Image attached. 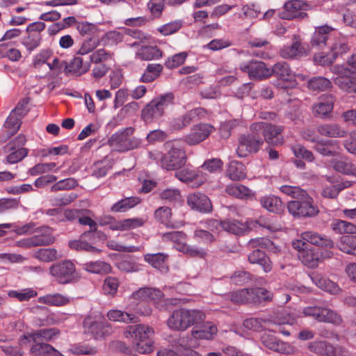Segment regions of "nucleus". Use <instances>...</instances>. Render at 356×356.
Returning <instances> with one entry per match:
<instances>
[{
    "mask_svg": "<svg viewBox=\"0 0 356 356\" xmlns=\"http://www.w3.org/2000/svg\"><path fill=\"white\" fill-rule=\"evenodd\" d=\"M333 31L334 29L327 25L317 27L311 39L312 46L323 49L327 44V41L331 39Z\"/></svg>",
    "mask_w": 356,
    "mask_h": 356,
    "instance_id": "nucleus-19",
    "label": "nucleus"
},
{
    "mask_svg": "<svg viewBox=\"0 0 356 356\" xmlns=\"http://www.w3.org/2000/svg\"><path fill=\"white\" fill-rule=\"evenodd\" d=\"M187 202L190 207L202 213H209L212 210V205L209 198L204 194L195 193L190 194L187 197Z\"/></svg>",
    "mask_w": 356,
    "mask_h": 356,
    "instance_id": "nucleus-16",
    "label": "nucleus"
},
{
    "mask_svg": "<svg viewBox=\"0 0 356 356\" xmlns=\"http://www.w3.org/2000/svg\"><path fill=\"white\" fill-rule=\"evenodd\" d=\"M264 139L257 134L252 132L248 134H244L238 138V145L236 149L238 156L246 157L250 154L257 153L264 144Z\"/></svg>",
    "mask_w": 356,
    "mask_h": 356,
    "instance_id": "nucleus-8",
    "label": "nucleus"
},
{
    "mask_svg": "<svg viewBox=\"0 0 356 356\" xmlns=\"http://www.w3.org/2000/svg\"><path fill=\"white\" fill-rule=\"evenodd\" d=\"M59 334V330L52 327L40 329L34 332L29 333L27 335H24V338H26L29 341H33L36 344V343H42V341H52L56 339Z\"/></svg>",
    "mask_w": 356,
    "mask_h": 356,
    "instance_id": "nucleus-20",
    "label": "nucleus"
},
{
    "mask_svg": "<svg viewBox=\"0 0 356 356\" xmlns=\"http://www.w3.org/2000/svg\"><path fill=\"white\" fill-rule=\"evenodd\" d=\"M162 70L163 67L160 64H149L140 81L143 83H150L159 76Z\"/></svg>",
    "mask_w": 356,
    "mask_h": 356,
    "instance_id": "nucleus-51",
    "label": "nucleus"
},
{
    "mask_svg": "<svg viewBox=\"0 0 356 356\" xmlns=\"http://www.w3.org/2000/svg\"><path fill=\"white\" fill-rule=\"evenodd\" d=\"M37 294V291L31 288L22 290H12L8 293V297L15 298L20 302L28 301L31 298L35 297Z\"/></svg>",
    "mask_w": 356,
    "mask_h": 356,
    "instance_id": "nucleus-57",
    "label": "nucleus"
},
{
    "mask_svg": "<svg viewBox=\"0 0 356 356\" xmlns=\"http://www.w3.org/2000/svg\"><path fill=\"white\" fill-rule=\"evenodd\" d=\"M248 261L251 264H257L261 266L266 273H268L272 270L273 264L265 252L259 249L254 250L248 255Z\"/></svg>",
    "mask_w": 356,
    "mask_h": 356,
    "instance_id": "nucleus-29",
    "label": "nucleus"
},
{
    "mask_svg": "<svg viewBox=\"0 0 356 356\" xmlns=\"http://www.w3.org/2000/svg\"><path fill=\"white\" fill-rule=\"evenodd\" d=\"M90 67L88 60H85L82 56H76L69 63H65V72L81 75L86 73Z\"/></svg>",
    "mask_w": 356,
    "mask_h": 356,
    "instance_id": "nucleus-25",
    "label": "nucleus"
},
{
    "mask_svg": "<svg viewBox=\"0 0 356 356\" xmlns=\"http://www.w3.org/2000/svg\"><path fill=\"white\" fill-rule=\"evenodd\" d=\"M261 341L265 347L280 353L289 354L292 350L288 343L280 341L272 334H264L261 337Z\"/></svg>",
    "mask_w": 356,
    "mask_h": 356,
    "instance_id": "nucleus-18",
    "label": "nucleus"
},
{
    "mask_svg": "<svg viewBox=\"0 0 356 356\" xmlns=\"http://www.w3.org/2000/svg\"><path fill=\"white\" fill-rule=\"evenodd\" d=\"M239 69L253 79L262 80L270 76V67L262 61L252 60L244 62L240 64Z\"/></svg>",
    "mask_w": 356,
    "mask_h": 356,
    "instance_id": "nucleus-11",
    "label": "nucleus"
},
{
    "mask_svg": "<svg viewBox=\"0 0 356 356\" xmlns=\"http://www.w3.org/2000/svg\"><path fill=\"white\" fill-rule=\"evenodd\" d=\"M250 303L260 304L270 302L273 299V293L264 288L250 289Z\"/></svg>",
    "mask_w": 356,
    "mask_h": 356,
    "instance_id": "nucleus-40",
    "label": "nucleus"
},
{
    "mask_svg": "<svg viewBox=\"0 0 356 356\" xmlns=\"http://www.w3.org/2000/svg\"><path fill=\"white\" fill-rule=\"evenodd\" d=\"M248 245L252 248H261L273 252H277L280 250L274 243L267 238H252L249 241Z\"/></svg>",
    "mask_w": 356,
    "mask_h": 356,
    "instance_id": "nucleus-54",
    "label": "nucleus"
},
{
    "mask_svg": "<svg viewBox=\"0 0 356 356\" xmlns=\"http://www.w3.org/2000/svg\"><path fill=\"white\" fill-rule=\"evenodd\" d=\"M272 75L284 83L291 82L295 77L289 65L284 61L277 62L270 68V76Z\"/></svg>",
    "mask_w": 356,
    "mask_h": 356,
    "instance_id": "nucleus-23",
    "label": "nucleus"
},
{
    "mask_svg": "<svg viewBox=\"0 0 356 356\" xmlns=\"http://www.w3.org/2000/svg\"><path fill=\"white\" fill-rule=\"evenodd\" d=\"M145 222L146 220L143 218H127L122 220H116L113 218L108 227L113 231H127L140 227Z\"/></svg>",
    "mask_w": 356,
    "mask_h": 356,
    "instance_id": "nucleus-21",
    "label": "nucleus"
},
{
    "mask_svg": "<svg viewBox=\"0 0 356 356\" xmlns=\"http://www.w3.org/2000/svg\"><path fill=\"white\" fill-rule=\"evenodd\" d=\"M140 202L138 197H127L114 203L110 210L113 213H124L139 204Z\"/></svg>",
    "mask_w": 356,
    "mask_h": 356,
    "instance_id": "nucleus-31",
    "label": "nucleus"
},
{
    "mask_svg": "<svg viewBox=\"0 0 356 356\" xmlns=\"http://www.w3.org/2000/svg\"><path fill=\"white\" fill-rule=\"evenodd\" d=\"M334 102V98L331 95L321 97L312 107L314 114L322 118H327L333 110Z\"/></svg>",
    "mask_w": 356,
    "mask_h": 356,
    "instance_id": "nucleus-22",
    "label": "nucleus"
},
{
    "mask_svg": "<svg viewBox=\"0 0 356 356\" xmlns=\"http://www.w3.org/2000/svg\"><path fill=\"white\" fill-rule=\"evenodd\" d=\"M134 129L126 127L113 134L108 139V144L113 150L124 152L140 147L141 139L131 137Z\"/></svg>",
    "mask_w": 356,
    "mask_h": 356,
    "instance_id": "nucleus-3",
    "label": "nucleus"
},
{
    "mask_svg": "<svg viewBox=\"0 0 356 356\" xmlns=\"http://www.w3.org/2000/svg\"><path fill=\"white\" fill-rule=\"evenodd\" d=\"M69 246L72 250H75L77 251H85L92 253L99 252V250L88 243V242L83 241L82 238L79 240H74L69 242Z\"/></svg>",
    "mask_w": 356,
    "mask_h": 356,
    "instance_id": "nucleus-63",
    "label": "nucleus"
},
{
    "mask_svg": "<svg viewBox=\"0 0 356 356\" xmlns=\"http://www.w3.org/2000/svg\"><path fill=\"white\" fill-rule=\"evenodd\" d=\"M317 131L323 136L330 138H343L347 132L337 124H323L319 125Z\"/></svg>",
    "mask_w": 356,
    "mask_h": 356,
    "instance_id": "nucleus-36",
    "label": "nucleus"
},
{
    "mask_svg": "<svg viewBox=\"0 0 356 356\" xmlns=\"http://www.w3.org/2000/svg\"><path fill=\"white\" fill-rule=\"evenodd\" d=\"M154 330L149 326L143 324L127 326L124 332L127 339H132L133 342L149 339L154 334Z\"/></svg>",
    "mask_w": 356,
    "mask_h": 356,
    "instance_id": "nucleus-15",
    "label": "nucleus"
},
{
    "mask_svg": "<svg viewBox=\"0 0 356 356\" xmlns=\"http://www.w3.org/2000/svg\"><path fill=\"white\" fill-rule=\"evenodd\" d=\"M162 241L163 242H172L175 243V247L178 250L179 243H185L186 235L183 232L172 231L166 233L160 234Z\"/></svg>",
    "mask_w": 356,
    "mask_h": 356,
    "instance_id": "nucleus-52",
    "label": "nucleus"
},
{
    "mask_svg": "<svg viewBox=\"0 0 356 356\" xmlns=\"http://www.w3.org/2000/svg\"><path fill=\"white\" fill-rule=\"evenodd\" d=\"M41 34L26 33V35L21 39V43L25 47L26 49L31 52L37 49L41 43Z\"/></svg>",
    "mask_w": 356,
    "mask_h": 356,
    "instance_id": "nucleus-53",
    "label": "nucleus"
},
{
    "mask_svg": "<svg viewBox=\"0 0 356 356\" xmlns=\"http://www.w3.org/2000/svg\"><path fill=\"white\" fill-rule=\"evenodd\" d=\"M309 7L308 3L302 0H290L283 6V10L279 13V17L282 19L291 20L307 17L305 12Z\"/></svg>",
    "mask_w": 356,
    "mask_h": 356,
    "instance_id": "nucleus-9",
    "label": "nucleus"
},
{
    "mask_svg": "<svg viewBox=\"0 0 356 356\" xmlns=\"http://www.w3.org/2000/svg\"><path fill=\"white\" fill-rule=\"evenodd\" d=\"M334 83L348 92H356V78L352 76H338L334 80Z\"/></svg>",
    "mask_w": 356,
    "mask_h": 356,
    "instance_id": "nucleus-44",
    "label": "nucleus"
},
{
    "mask_svg": "<svg viewBox=\"0 0 356 356\" xmlns=\"http://www.w3.org/2000/svg\"><path fill=\"white\" fill-rule=\"evenodd\" d=\"M161 291L152 288H141L133 293L132 297L135 300L140 301L157 300L163 298Z\"/></svg>",
    "mask_w": 356,
    "mask_h": 356,
    "instance_id": "nucleus-34",
    "label": "nucleus"
},
{
    "mask_svg": "<svg viewBox=\"0 0 356 356\" xmlns=\"http://www.w3.org/2000/svg\"><path fill=\"white\" fill-rule=\"evenodd\" d=\"M310 277L318 288L325 291L337 293L339 291V287L335 282L321 275L313 273Z\"/></svg>",
    "mask_w": 356,
    "mask_h": 356,
    "instance_id": "nucleus-37",
    "label": "nucleus"
},
{
    "mask_svg": "<svg viewBox=\"0 0 356 356\" xmlns=\"http://www.w3.org/2000/svg\"><path fill=\"white\" fill-rule=\"evenodd\" d=\"M88 212H83L81 213L79 218V222L81 225H88L90 227V230L88 232H86L82 235L81 238L86 237L88 236H90L92 234H94L95 232L97 229V222L93 220L90 215L92 214V211L88 209Z\"/></svg>",
    "mask_w": 356,
    "mask_h": 356,
    "instance_id": "nucleus-55",
    "label": "nucleus"
},
{
    "mask_svg": "<svg viewBox=\"0 0 356 356\" xmlns=\"http://www.w3.org/2000/svg\"><path fill=\"white\" fill-rule=\"evenodd\" d=\"M175 96L167 92L154 97L142 110L141 117L146 123H151L163 115L165 108L173 104Z\"/></svg>",
    "mask_w": 356,
    "mask_h": 356,
    "instance_id": "nucleus-2",
    "label": "nucleus"
},
{
    "mask_svg": "<svg viewBox=\"0 0 356 356\" xmlns=\"http://www.w3.org/2000/svg\"><path fill=\"white\" fill-rule=\"evenodd\" d=\"M348 49L349 48L346 41L343 39H338L332 44L330 53L336 60L338 56L346 53Z\"/></svg>",
    "mask_w": 356,
    "mask_h": 356,
    "instance_id": "nucleus-64",
    "label": "nucleus"
},
{
    "mask_svg": "<svg viewBox=\"0 0 356 356\" xmlns=\"http://www.w3.org/2000/svg\"><path fill=\"white\" fill-rule=\"evenodd\" d=\"M280 55L284 58L291 59L306 56L307 51L304 44L301 42L299 36L293 35L291 45L286 46L281 49Z\"/></svg>",
    "mask_w": 356,
    "mask_h": 356,
    "instance_id": "nucleus-14",
    "label": "nucleus"
},
{
    "mask_svg": "<svg viewBox=\"0 0 356 356\" xmlns=\"http://www.w3.org/2000/svg\"><path fill=\"white\" fill-rule=\"evenodd\" d=\"M31 353L38 356H63L53 346L46 343H36L31 347Z\"/></svg>",
    "mask_w": 356,
    "mask_h": 356,
    "instance_id": "nucleus-42",
    "label": "nucleus"
},
{
    "mask_svg": "<svg viewBox=\"0 0 356 356\" xmlns=\"http://www.w3.org/2000/svg\"><path fill=\"white\" fill-rule=\"evenodd\" d=\"M107 317L110 321L124 323H135L139 321L138 316L135 314L118 309H111L108 311L107 313Z\"/></svg>",
    "mask_w": 356,
    "mask_h": 356,
    "instance_id": "nucleus-32",
    "label": "nucleus"
},
{
    "mask_svg": "<svg viewBox=\"0 0 356 356\" xmlns=\"http://www.w3.org/2000/svg\"><path fill=\"white\" fill-rule=\"evenodd\" d=\"M332 165L336 171L356 176V168L346 159H334L332 161Z\"/></svg>",
    "mask_w": 356,
    "mask_h": 356,
    "instance_id": "nucleus-46",
    "label": "nucleus"
},
{
    "mask_svg": "<svg viewBox=\"0 0 356 356\" xmlns=\"http://www.w3.org/2000/svg\"><path fill=\"white\" fill-rule=\"evenodd\" d=\"M156 221L163 225L167 228L177 229L183 225L181 221L173 220L172 210L168 207H160L154 213Z\"/></svg>",
    "mask_w": 356,
    "mask_h": 356,
    "instance_id": "nucleus-17",
    "label": "nucleus"
},
{
    "mask_svg": "<svg viewBox=\"0 0 356 356\" xmlns=\"http://www.w3.org/2000/svg\"><path fill=\"white\" fill-rule=\"evenodd\" d=\"M330 86V81L323 76L313 77L307 82L308 88L313 91H324Z\"/></svg>",
    "mask_w": 356,
    "mask_h": 356,
    "instance_id": "nucleus-56",
    "label": "nucleus"
},
{
    "mask_svg": "<svg viewBox=\"0 0 356 356\" xmlns=\"http://www.w3.org/2000/svg\"><path fill=\"white\" fill-rule=\"evenodd\" d=\"M178 251L191 257L203 258L207 254L204 249L196 246H191L185 243H179Z\"/></svg>",
    "mask_w": 356,
    "mask_h": 356,
    "instance_id": "nucleus-60",
    "label": "nucleus"
},
{
    "mask_svg": "<svg viewBox=\"0 0 356 356\" xmlns=\"http://www.w3.org/2000/svg\"><path fill=\"white\" fill-rule=\"evenodd\" d=\"M225 192L232 196L239 199H245L252 195V191L244 185L239 184H232L226 186Z\"/></svg>",
    "mask_w": 356,
    "mask_h": 356,
    "instance_id": "nucleus-41",
    "label": "nucleus"
},
{
    "mask_svg": "<svg viewBox=\"0 0 356 356\" xmlns=\"http://www.w3.org/2000/svg\"><path fill=\"white\" fill-rule=\"evenodd\" d=\"M250 130L252 132L263 136L264 140L270 145H282L283 138L281 135L284 127L265 122H259L250 125Z\"/></svg>",
    "mask_w": 356,
    "mask_h": 356,
    "instance_id": "nucleus-6",
    "label": "nucleus"
},
{
    "mask_svg": "<svg viewBox=\"0 0 356 356\" xmlns=\"http://www.w3.org/2000/svg\"><path fill=\"white\" fill-rule=\"evenodd\" d=\"M301 238L311 244L332 248L334 247L333 241L326 236H322L316 232L308 231L302 233Z\"/></svg>",
    "mask_w": 356,
    "mask_h": 356,
    "instance_id": "nucleus-27",
    "label": "nucleus"
},
{
    "mask_svg": "<svg viewBox=\"0 0 356 356\" xmlns=\"http://www.w3.org/2000/svg\"><path fill=\"white\" fill-rule=\"evenodd\" d=\"M218 332L217 327L211 322L204 323L199 330L193 328L191 334L195 339L210 340Z\"/></svg>",
    "mask_w": 356,
    "mask_h": 356,
    "instance_id": "nucleus-33",
    "label": "nucleus"
},
{
    "mask_svg": "<svg viewBox=\"0 0 356 356\" xmlns=\"http://www.w3.org/2000/svg\"><path fill=\"white\" fill-rule=\"evenodd\" d=\"M34 258L46 263L55 261L62 257L55 248H40L33 255Z\"/></svg>",
    "mask_w": 356,
    "mask_h": 356,
    "instance_id": "nucleus-43",
    "label": "nucleus"
},
{
    "mask_svg": "<svg viewBox=\"0 0 356 356\" xmlns=\"http://www.w3.org/2000/svg\"><path fill=\"white\" fill-rule=\"evenodd\" d=\"M86 331L90 333L95 339H101L112 332V327L109 323L104 318L92 320L87 318L83 322Z\"/></svg>",
    "mask_w": 356,
    "mask_h": 356,
    "instance_id": "nucleus-10",
    "label": "nucleus"
},
{
    "mask_svg": "<svg viewBox=\"0 0 356 356\" xmlns=\"http://www.w3.org/2000/svg\"><path fill=\"white\" fill-rule=\"evenodd\" d=\"M49 270L54 280L60 284L75 283L79 280L75 264L68 259L54 263Z\"/></svg>",
    "mask_w": 356,
    "mask_h": 356,
    "instance_id": "nucleus-4",
    "label": "nucleus"
},
{
    "mask_svg": "<svg viewBox=\"0 0 356 356\" xmlns=\"http://www.w3.org/2000/svg\"><path fill=\"white\" fill-rule=\"evenodd\" d=\"M168 255L163 252L146 254L144 255V260L161 273H167L168 271Z\"/></svg>",
    "mask_w": 356,
    "mask_h": 356,
    "instance_id": "nucleus-26",
    "label": "nucleus"
},
{
    "mask_svg": "<svg viewBox=\"0 0 356 356\" xmlns=\"http://www.w3.org/2000/svg\"><path fill=\"white\" fill-rule=\"evenodd\" d=\"M137 56L142 60H149L161 58L162 51L156 46H145L138 51Z\"/></svg>",
    "mask_w": 356,
    "mask_h": 356,
    "instance_id": "nucleus-50",
    "label": "nucleus"
},
{
    "mask_svg": "<svg viewBox=\"0 0 356 356\" xmlns=\"http://www.w3.org/2000/svg\"><path fill=\"white\" fill-rule=\"evenodd\" d=\"M83 269L92 273L107 274L111 271V266L106 262L96 261L85 263Z\"/></svg>",
    "mask_w": 356,
    "mask_h": 356,
    "instance_id": "nucleus-47",
    "label": "nucleus"
},
{
    "mask_svg": "<svg viewBox=\"0 0 356 356\" xmlns=\"http://www.w3.org/2000/svg\"><path fill=\"white\" fill-rule=\"evenodd\" d=\"M260 203L261 206L268 211L276 213L282 212L284 208L281 199L273 195L261 197Z\"/></svg>",
    "mask_w": 356,
    "mask_h": 356,
    "instance_id": "nucleus-35",
    "label": "nucleus"
},
{
    "mask_svg": "<svg viewBox=\"0 0 356 356\" xmlns=\"http://www.w3.org/2000/svg\"><path fill=\"white\" fill-rule=\"evenodd\" d=\"M22 119L16 113L10 112L4 123V127L7 129L9 136L14 135L19 129Z\"/></svg>",
    "mask_w": 356,
    "mask_h": 356,
    "instance_id": "nucleus-59",
    "label": "nucleus"
},
{
    "mask_svg": "<svg viewBox=\"0 0 356 356\" xmlns=\"http://www.w3.org/2000/svg\"><path fill=\"white\" fill-rule=\"evenodd\" d=\"M298 258L305 266L316 268L322 260V254L316 249L308 248L299 252Z\"/></svg>",
    "mask_w": 356,
    "mask_h": 356,
    "instance_id": "nucleus-28",
    "label": "nucleus"
},
{
    "mask_svg": "<svg viewBox=\"0 0 356 356\" xmlns=\"http://www.w3.org/2000/svg\"><path fill=\"white\" fill-rule=\"evenodd\" d=\"M214 128L209 124H199L193 126L184 141L189 145H195L207 139L213 131Z\"/></svg>",
    "mask_w": 356,
    "mask_h": 356,
    "instance_id": "nucleus-12",
    "label": "nucleus"
},
{
    "mask_svg": "<svg viewBox=\"0 0 356 356\" xmlns=\"http://www.w3.org/2000/svg\"><path fill=\"white\" fill-rule=\"evenodd\" d=\"M316 150L323 156H334L338 154V147L334 141H329L327 143H317Z\"/></svg>",
    "mask_w": 356,
    "mask_h": 356,
    "instance_id": "nucleus-61",
    "label": "nucleus"
},
{
    "mask_svg": "<svg viewBox=\"0 0 356 356\" xmlns=\"http://www.w3.org/2000/svg\"><path fill=\"white\" fill-rule=\"evenodd\" d=\"M225 298L234 304L250 303V289H242L225 295Z\"/></svg>",
    "mask_w": 356,
    "mask_h": 356,
    "instance_id": "nucleus-45",
    "label": "nucleus"
},
{
    "mask_svg": "<svg viewBox=\"0 0 356 356\" xmlns=\"http://www.w3.org/2000/svg\"><path fill=\"white\" fill-rule=\"evenodd\" d=\"M167 152L163 156L161 163L162 167L167 170H175L181 168L186 163V156L184 150L169 141L165 144Z\"/></svg>",
    "mask_w": 356,
    "mask_h": 356,
    "instance_id": "nucleus-5",
    "label": "nucleus"
},
{
    "mask_svg": "<svg viewBox=\"0 0 356 356\" xmlns=\"http://www.w3.org/2000/svg\"><path fill=\"white\" fill-rule=\"evenodd\" d=\"M307 348L311 353L321 355L323 352H325L327 355L332 349V344L324 341H316L309 343Z\"/></svg>",
    "mask_w": 356,
    "mask_h": 356,
    "instance_id": "nucleus-62",
    "label": "nucleus"
},
{
    "mask_svg": "<svg viewBox=\"0 0 356 356\" xmlns=\"http://www.w3.org/2000/svg\"><path fill=\"white\" fill-rule=\"evenodd\" d=\"M337 246L341 251L356 256V236H341Z\"/></svg>",
    "mask_w": 356,
    "mask_h": 356,
    "instance_id": "nucleus-48",
    "label": "nucleus"
},
{
    "mask_svg": "<svg viewBox=\"0 0 356 356\" xmlns=\"http://www.w3.org/2000/svg\"><path fill=\"white\" fill-rule=\"evenodd\" d=\"M35 246L49 245L55 241L53 231L49 227H42L36 230V234L33 236Z\"/></svg>",
    "mask_w": 356,
    "mask_h": 356,
    "instance_id": "nucleus-30",
    "label": "nucleus"
},
{
    "mask_svg": "<svg viewBox=\"0 0 356 356\" xmlns=\"http://www.w3.org/2000/svg\"><path fill=\"white\" fill-rule=\"evenodd\" d=\"M320 322L328 323L334 325H339L342 323V318L336 312L327 307H323Z\"/></svg>",
    "mask_w": 356,
    "mask_h": 356,
    "instance_id": "nucleus-58",
    "label": "nucleus"
},
{
    "mask_svg": "<svg viewBox=\"0 0 356 356\" xmlns=\"http://www.w3.org/2000/svg\"><path fill=\"white\" fill-rule=\"evenodd\" d=\"M223 230L234 235H243L250 230L249 222H242L237 220H225L221 221Z\"/></svg>",
    "mask_w": 356,
    "mask_h": 356,
    "instance_id": "nucleus-24",
    "label": "nucleus"
},
{
    "mask_svg": "<svg viewBox=\"0 0 356 356\" xmlns=\"http://www.w3.org/2000/svg\"><path fill=\"white\" fill-rule=\"evenodd\" d=\"M204 318V314L200 310L177 309L169 316L167 325L172 330L184 331L195 324L202 323Z\"/></svg>",
    "mask_w": 356,
    "mask_h": 356,
    "instance_id": "nucleus-1",
    "label": "nucleus"
},
{
    "mask_svg": "<svg viewBox=\"0 0 356 356\" xmlns=\"http://www.w3.org/2000/svg\"><path fill=\"white\" fill-rule=\"evenodd\" d=\"M38 302L49 306L60 307L70 302V298L60 293L47 294L38 298Z\"/></svg>",
    "mask_w": 356,
    "mask_h": 356,
    "instance_id": "nucleus-38",
    "label": "nucleus"
},
{
    "mask_svg": "<svg viewBox=\"0 0 356 356\" xmlns=\"http://www.w3.org/2000/svg\"><path fill=\"white\" fill-rule=\"evenodd\" d=\"M206 111L202 108H196L187 111L184 115L176 118L171 122L174 130H181L188 127L192 122L204 116Z\"/></svg>",
    "mask_w": 356,
    "mask_h": 356,
    "instance_id": "nucleus-13",
    "label": "nucleus"
},
{
    "mask_svg": "<svg viewBox=\"0 0 356 356\" xmlns=\"http://www.w3.org/2000/svg\"><path fill=\"white\" fill-rule=\"evenodd\" d=\"M289 212L293 216L314 217L318 212V208L314 204V200L307 193L297 200L291 201L287 204Z\"/></svg>",
    "mask_w": 356,
    "mask_h": 356,
    "instance_id": "nucleus-7",
    "label": "nucleus"
},
{
    "mask_svg": "<svg viewBox=\"0 0 356 356\" xmlns=\"http://www.w3.org/2000/svg\"><path fill=\"white\" fill-rule=\"evenodd\" d=\"M331 227L338 234H356V225L345 220H334L331 223Z\"/></svg>",
    "mask_w": 356,
    "mask_h": 356,
    "instance_id": "nucleus-49",
    "label": "nucleus"
},
{
    "mask_svg": "<svg viewBox=\"0 0 356 356\" xmlns=\"http://www.w3.org/2000/svg\"><path fill=\"white\" fill-rule=\"evenodd\" d=\"M226 174L233 181H240L246 177L244 165L237 161H232L229 163Z\"/></svg>",
    "mask_w": 356,
    "mask_h": 356,
    "instance_id": "nucleus-39",
    "label": "nucleus"
}]
</instances>
